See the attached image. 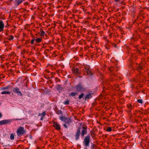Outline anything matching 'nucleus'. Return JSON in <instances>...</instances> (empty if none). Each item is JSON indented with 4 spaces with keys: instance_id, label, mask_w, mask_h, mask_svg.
Returning a JSON list of instances; mask_svg holds the SVG:
<instances>
[{
    "instance_id": "nucleus-12",
    "label": "nucleus",
    "mask_w": 149,
    "mask_h": 149,
    "mask_svg": "<svg viewBox=\"0 0 149 149\" xmlns=\"http://www.w3.org/2000/svg\"><path fill=\"white\" fill-rule=\"evenodd\" d=\"M78 69L77 68H74L72 69V71L73 73L75 74H77L78 73Z\"/></svg>"
},
{
    "instance_id": "nucleus-52",
    "label": "nucleus",
    "mask_w": 149,
    "mask_h": 149,
    "mask_svg": "<svg viewBox=\"0 0 149 149\" xmlns=\"http://www.w3.org/2000/svg\"><path fill=\"white\" fill-rule=\"evenodd\" d=\"M67 31L66 30H64V31Z\"/></svg>"
},
{
    "instance_id": "nucleus-45",
    "label": "nucleus",
    "mask_w": 149,
    "mask_h": 149,
    "mask_svg": "<svg viewBox=\"0 0 149 149\" xmlns=\"http://www.w3.org/2000/svg\"><path fill=\"white\" fill-rule=\"evenodd\" d=\"M15 120H22V119H15Z\"/></svg>"
},
{
    "instance_id": "nucleus-3",
    "label": "nucleus",
    "mask_w": 149,
    "mask_h": 149,
    "mask_svg": "<svg viewBox=\"0 0 149 149\" xmlns=\"http://www.w3.org/2000/svg\"><path fill=\"white\" fill-rule=\"evenodd\" d=\"M90 136L88 135L86 136L84 139L83 141V144L85 146L87 147L89 146V144L90 142Z\"/></svg>"
},
{
    "instance_id": "nucleus-35",
    "label": "nucleus",
    "mask_w": 149,
    "mask_h": 149,
    "mask_svg": "<svg viewBox=\"0 0 149 149\" xmlns=\"http://www.w3.org/2000/svg\"><path fill=\"white\" fill-rule=\"evenodd\" d=\"M56 113L58 114H63V113L62 111H61V110H60L59 111H58Z\"/></svg>"
},
{
    "instance_id": "nucleus-15",
    "label": "nucleus",
    "mask_w": 149,
    "mask_h": 149,
    "mask_svg": "<svg viewBox=\"0 0 149 149\" xmlns=\"http://www.w3.org/2000/svg\"><path fill=\"white\" fill-rule=\"evenodd\" d=\"M78 93L77 92H72L70 94L69 96L70 97H74L78 95Z\"/></svg>"
},
{
    "instance_id": "nucleus-48",
    "label": "nucleus",
    "mask_w": 149,
    "mask_h": 149,
    "mask_svg": "<svg viewBox=\"0 0 149 149\" xmlns=\"http://www.w3.org/2000/svg\"><path fill=\"white\" fill-rule=\"evenodd\" d=\"M7 42V41H6V40H4V42L5 43H6V42Z\"/></svg>"
},
{
    "instance_id": "nucleus-38",
    "label": "nucleus",
    "mask_w": 149,
    "mask_h": 149,
    "mask_svg": "<svg viewBox=\"0 0 149 149\" xmlns=\"http://www.w3.org/2000/svg\"><path fill=\"white\" fill-rule=\"evenodd\" d=\"M45 72H46V74H49L50 72L47 70H45Z\"/></svg>"
},
{
    "instance_id": "nucleus-18",
    "label": "nucleus",
    "mask_w": 149,
    "mask_h": 149,
    "mask_svg": "<svg viewBox=\"0 0 149 149\" xmlns=\"http://www.w3.org/2000/svg\"><path fill=\"white\" fill-rule=\"evenodd\" d=\"M9 86H7L5 87H3L1 88V90L5 91H8Z\"/></svg>"
},
{
    "instance_id": "nucleus-19",
    "label": "nucleus",
    "mask_w": 149,
    "mask_h": 149,
    "mask_svg": "<svg viewBox=\"0 0 149 149\" xmlns=\"http://www.w3.org/2000/svg\"><path fill=\"white\" fill-rule=\"evenodd\" d=\"M42 39L41 38H37L35 40L36 42V43H39L41 41Z\"/></svg>"
},
{
    "instance_id": "nucleus-16",
    "label": "nucleus",
    "mask_w": 149,
    "mask_h": 149,
    "mask_svg": "<svg viewBox=\"0 0 149 149\" xmlns=\"http://www.w3.org/2000/svg\"><path fill=\"white\" fill-rule=\"evenodd\" d=\"M86 71L87 73V74H86V75H89L90 76H91L93 74V73L91 71V69L88 70H86Z\"/></svg>"
},
{
    "instance_id": "nucleus-41",
    "label": "nucleus",
    "mask_w": 149,
    "mask_h": 149,
    "mask_svg": "<svg viewBox=\"0 0 149 149\" xmlns=\"http://www.w3.org/2000/svg\"><path fill=\"white\" fill-rule=\"evenodd\" d=\"M24 4L25 5H27L28 4V2H26L24 3Z\"/></svg>"
},
{
    "instance_id": "nucleus-26",
    "label": "nucleus",
    "mask_w": 149,
    "mask_h": 149,
    "mask_svg": "<svg viewBox=\"0 0 149 149\" xmlns=\"http://www.w3.org/2000/svg\"><path fill=\"white\" fill-rule=\"evenodd\" d=\"M84 68L86 70V71L88 70H90L91 68H90V67L88 65H86L84 66Z\"/></svg>"
},
{
    "instance_id": "nucleus-28",
    "label": "nucleus",
    "mask_w": 149,
    "mask_h": 149,
    "mask_svg": "<svg viewBox=\"0 0 149 149\" xmlns=\"http://www.w3.org/2000/svg\"><path fill=\"white\" fill-rule=\"evenodd\" d=\"M55 74V73L54 72H52L50 73V77L51 78H52L54 75Z\"/></svg>"
},
{
    "instance_id": "nucleus-29",
    "label": "nucleus",
    "mask_w": 149,
    "mask_h": 149,
    "mask_svg": "<svg viewBox=\"0 0 149 149\" xmlns=\"http://www.w3.org/2000/svg\"><path fill=\"white\" fill-rule=\"evenodd\" d=\"M24 0H18L17 2V5H19Z\"/></svg>"
},
{
    "instance_id": "nucleus-49",
    "label": "nucleus",
    "mask_w": 149,
    "mask_h": 149,
    "mask_svg": "<svg viewBox=\"0 0 149 149\" xmlns=\"http://www.w3.org/2000/svg\"><path fill=\"white\" fill-rule=\"evenodd\" d=\"M110 81H113V79L111 78L110 79Z\"/></svg>"
},
{
    "instance_id": "nucleus-53",
    "label": "nucleus",
    "mask_w": 149,
    "mask_h": 149,
    "mask_svg": "<svg viewBox=\"0 0 149 149\" xmlns=\"http://www.w3.org/2000/svg\"><path fill=\"white\" fill-rule=\"evenodd\" d=\"M11 84H13V83H11Z\"/></svg>"
},
{
    "instance_id": "nucleus-50",
    "label": "nucleus",
    "mask_w": 149,
    "mask_h": 149,
    "mask_svg": "<svg viewBox=\"0 0 149 149\" xmlns=\"http://www.w3.org/2000/svg\"><path fill=\"white\" fill-rule=\"evenodd\" d=\"M107 38L106 37H104V38L105 40H106Z\"/></svg>"
},
{
    "instance_id": "nucleus-23",
    "label": "nucleus",
    "mask_w": 149,
    "mask_h": 149,
    "mask_svg": "<svg viewBox=\"0 0 149 149\" xmlns=\"http://www.w3.org/2000/svg\"><path fill=\"white\" fill-rule=\"evenodd\" d=\"M84 93H81L79 95V96L78 97V98H79V100H80L84 96Z\"/></svg>"
},
{
    "instance_id": "nucleus-14",
    "label": "nucleus",
    "mask_w": 149,
    "mask_h": 149,
    "mask_svg": "<svg viewBox=\"0 0 149 149\" xmlns=\"http://www.w3.org/2000/svg\"><path fill=\"white\" fill-rule=\"evenodd\" d=\"M109 70L111 72H113L114 71H117L118 68L116 67H111L109 68Z\"/></svg>"
},
{
    "instance_id": "nucleus-27",
    "label": "nucleus",
    "mask_w": 149,
    "mask_h": 149,
    "mask_svg": "<svg viewBox=\"0 0 149 149\" xmlns=\"http://www.w3.org/2000/svg\"><path fill=\"white\" fill-rule=\"evenodd\" d=\"M10 138L11 140H13L14 139V135L13 133H12L11 134L10 136Z\"/></svg>"
},
{
    "instance_id": "nucleus-13",
    "label": "nucleus",
    "mask_w": 149,
    "mask_h": 149,
    "mask_svg": "<svg viewBox=\"0 0 149 149\" xmlns=\"http://www.w3.org/2000/svg\"><path fill=\"white\" fill-rule=\"evenodd\" d=\"M134 107V106H132L130 104H128L127 105V107L129 110L130 112H131V111L133 109Z\"/></svg>"
},
{
    "instance_id": "nucleus-21",
    "label": "nucleus",
    "mask_w": 149,
    "mask_h": 149,
    "mask_svg": "<svg viewBox=\"0 0 149 149\" xmlns=\"http://www.w3.org/2000/svg\"><path fill=\"white\" fill-rule=\"evenodd\" d=\"M4 24L3 22L0 20V28H4Z\"/></svg>"
},
{
    "instance_id": "nucleus-34",
    "label": "nucleus",
    "mask_w": 149,
    "mask_h": 149,
    "mask_svg": "<svg viewBox=\"0 0 149 149\" xmlns=\"http://www.w3.org/2000/svg\"><path fill=\"white\" fill-rule=\"evenodd\" d=\"M55 81L56 82H60V80L59 79H58V78L56 77V78L55 79Z\"/></svg>"
},
{
    "instance_id": "nucleus-17",
    "label": "nucleus",
    "mask_w": 149,
    "mask_h": 149,
    "mask_svg": "<svg viewBox=\"0 0 149 149\" xmlns=\"http://www.w3.org/2000/svg\"><path fill=\"white\" fill-rule=\"evenodd\" d=\"M92 97L91 94L89 93L87 95L84 97V99L85 100L91 98Z\"/></svg>"
},
{
    "instance_id": "nucleus-1",
    "label": "nucleus",
    "mask_w": 149,
    "mask_h": 149,
    "mask_svg": "<svg viewBox=\"0 0 149 149\" xmlns=\"http://www.w3.org/2000/svg\"><path fill=\"white\" fill-rule=\"evenodd\" d=\"M26 131L24 130L23 127H19L17 129V136H21L22 135L25 134Z\"/></svg>"
},
{
    "instance_id": "nucleus-22",
    "label": "nucleus",
    "mask_w": 149,
    "mask_h": 149,
    "mask_svg": "<svg viewBox=\"0 0 149 149\" xmlns=\"http://www.w3.org/2000/svg\"><path fill=\"white\" fill-rule=\"evenodd\" d=\"M39 33L41 36H44L45 35V31H43L42 29H41Z\"/></svg>"
},
{
    "instance_id": "nucleus-46",
    "label": "nucleus",
    "mask_w": 149,
    "mask_h": 149,
    "mask_svg": "<svg viewBox=\"0 0 149 149\" xmlns=\"http://www.w3.org/2000/svg\"><path fill=\"white\" fill-rule=\"evenodd\" d=\"M3 31V29H0V32Z\"/></svg>"
},
{
    "instance_id": "nucleus-6",
    "label": "nucleus",
    "mask_w": 149,
    "mask_h": 149,
    "mask_svg": "<svg viewBox=\"0 0 149 149\" xmlns=\"http://www.w3.org/2000/svg\"><path fill=\"white\" fill-rule=\"evenodd\" d=\"M81 127H79L77 129L76 133L75 135L76 139L77 140L79 138L80 135H81Z\"/></svg>"
},
{
    "instance_id": "nucleus-37",
    "label": "nucleus",
    "mask_w": 149,
    "mask_h": 149,
    "mask_svg": "<svg viewBox=\"0 0 149 149\" xmlns=\"http://www.w3.org/2000/svg\"><path fill=\"white\" fill-rule=\"evenodd\" d=\"M91 135L92 136H95V134L94 132H93L91 131Z\"/></svg>"
},
{
    "instance_id": "nucleus-20",
    "label": "nucleus",
    "mask_w": 149,
    "mask_h": 149,
    "mask_svg": "<svg viewBox=\"0 0 149 149\" xmlns=\"http://www.w3.org/2000/svg\"><path fill=\"white\" fill-rule=\"evenodd\" d=\"M2 94H9V91H3L1 92Z\"/></svg>"
},
{
    "instance_id": "nucleus-5",
    "label": "nucleus",
    "mask_w": 149,
    "mask_h": 149,
    "mask_svg": "<svg viewBox=\"0 0 149 149\" xmlns=\"http://www.w3.org/2000/svg\"><path fill=\"white\" fill-rule=\"evenodd\" d=\"M81 136L83 137L87 133V127L86 126H83L81 127Z\"/></svg>"
},
{
    "instance_id": "nucleus-36",
    "label": "nucleus",
    "mask_w": 149,
    "mask_h": 149,
    "mask_svg": "<svg viewBox=\"0 0 149 149\" xmlns=\"http://www.w3.org/2000/svg\"><path fill=\"white\" fill-rule=\"evenodd\" d=\"M35 40V39H33L31 42V45H33L34 44V41Z\"/></svg>"
},
{
    "instance_id": "nucleus-43",
    "label": "nucleus",
    "mask_w": 149,
    "mask_h": 149,
    "mask_svg": "<svg viewBox=\"0 0 149 149\" xmlns=\"http://www.w3.org/2000/svg\"><path fill=\"white\" fill-rule=\"evenodd\" d=\"M109 36L110 38H111V36H112V33H110L109 35Z\"/></svg>"
},
{
    "instance_id": "nucleus-2",
    "label": "nucleus",
    "mask_w": 149,
    "mask_h": 149,
    "mask_svg": "<svg viewBox=\"0 0 149 149\" xmlns=\"http://www.w3.org/2000/svg\"><path fill=\"white\" fill-rule=\"evenodd\" d=\"M72 121L70 118H67L64 121L65 123L63 124V126L66 128H68V127L70 125V123L72 122Z\"/></svg>"
},
{
    "instance_id": "nucleus-9",
    "label": "nucleus",
    "mask_w": 149,
    "mask_h": 149,
    "mask_svg": "<svg viewBox=\"0 0 149 149\" xmlns=\"http://www.w3.org/2000/svg\"><path fill=\"white\" fill-rule=\"evenodd\" d=\"M13 91L14 92L17 94L18 95H19L21 96H22V94L21 92L19 91V88H15Z\"/></svg>"
},
{
    "instance_id": "nucleus-31",
    "label": "nucleus",
    "mask_w": 149,
    "mask_h": 149,
    "mask_svg": "<svg viewBox=\"0 0 149 149\" xmlns=\"http://www.w3.org/2000/svg\"><path fill=\"white\" fill-rule=\"evenodd\" d=\"M96 146L93 144H91V149H94V148H95Z\"/></svg>"
},
{
    "instance_id": "nucleus-40",
    "label": "nucleus",
    "mask_w": 149,
    "mask_h": 149,
    "mask_svg": "<svg viewBox=\"0 0 149 149\" xmlns=\"http://www.w3.org/2000/svg\"><path fill=\"white\" fill-rule=\"evenodd\" d=\"M13 37L12 35L10 36V40H13Z\"/></svg>"
},
{
    "instance_id": "nucleus-24",
    "label": "nucleus",
    "mask_w": 149,
    "mask_h": 149,
    "mask_svg": "<svg viewBox=\"0 0 149 149\" xmlns=\"http://www.w3.org/2000/svg\"><path fill=\"white\" fill-rule=\"evenodd\" d=\"M15 55V54L13 52H12L11 54H10V57L11 58V59L13 58L14 57Z\"/></svg>"
},
{
    "instance_id": "nucleus-8",
    "label": "nucleus",
    "mask_w": 149,
    "mask_h": 149,
    "mask_svg": "<svg viewBox=\"0 0 149 149\" xmlns=\"http://www.w3.org/2000/svg\"><path fill=\"white\" fill-rule=\"evenodd\" d=\"M46 114V112L45 111L41 113H39L38 114L39 116L41 117L40 120H42L43 119V117L45 116Z\"/></svg>"
},
{
    "instance_id": "nucleus-32",
    "label": "nucleus",
    "mask_w": 149,
    "mask_h": 149,
    "mask_svg": "<svg viewBox=\"0 0 149 149\" xmlns=\"http://www.w3.org/2000/svg\"><path fill=\"white\" fill-rule=\"evenodd\" d=\"M64 104L65 105H68L69 104V100H67L66 101H65L64 102Z\"/></svg>"
},
{
    "instance_id": "nucleus-7",
    "label": "nucleus",
    "mask_w": 149,
    "mask_h": 149,
    "mask_svg": "<svg viewBox=\"0 0 149 149\" xmlns=\"http://www.w3.org/2000/svg\"><path fill=\"white\" fill-rule=\"evenodd\" d=\"M53 126L55 129L57 130H61V128L59 125L58 124L57 122H54V123Z\"/></svg>"
},
{
    "instance_id": "nucleus-11",
    "label": "nucleus",
    "mask_w": 149,
    "mask_h": 149,
    "mask_svg": "<svg viewBox=\"0 0 149 149\" xmlns=\"http://www.w3.org/2000/svg\"><path fill=\"white\" fill-rule=\"evenodd\" d=\"M144 68V65L143 64H139L137 67L138 70H141Z\"/></svg>"
},
{
    "instance_id": "nucleus-10",
    "label": "nucleus",
    "mask_w": 149,
    "mask_h": 149,
    "mask_svg": "<svg viewBox=\"0 0 149 149\" xmlns=\"http://www.w3.org/2000/svg\"><path fill=\"white\" fill-rule=\"evenodd\" d=\"M9 122V120H2L0 121V125L3 124L8 123Z\"/></svg>"
},
{
    "instance_id": "nucleus-51",
    "label": "nucleus",
    "mask_w": 149,
    "mask_h": 149,
    "mask_svg": "<svg viewBox=\"0 0 149 149\" xmlns=\"http://www.w3.org/2000/svg\"><path fill=\"white\" fill-rule=\"evenodd\" d=\"M10 72H11L12 71V70L11 69H10Z\"/></svg>"
},
{
    "instance_id": "nucleus-33",
    "label": "nucleus",
    "mask_w": 149,
    "mask_h": 149,
    "mask_svg": "<svg viewBox=\"0 0 149 149\" xmlns=\"http://www.w3.org/2000/svg\"><path fill=\"white\" fill-rule=\"evenodd\" d=\"M111 128L109 127L107 128V129L106 131L107 132H110L111 131Z\"/></svg>"
},
{
    "instance_id": "nucleus-30",
    "label": "nucleus",
    "mask_w": 149,
    "mask_h": 149,
    "mask_svg": "<svg viewBox=\"0 0 149 149\" xmlns=\"http://www.w3.org/2000/svg\"><path fill=\"white\" fill-rule=\"evenodd\" d=\"M137 102L140 104H142L143 103V101L142 100L139 99L137 100Z\"/></svg>"
},
{
    "instance_id": "nucleus-39",
    "label": "nucleus",
    "mask_w": 149,
    "mask_h": 149,
    "mask_svg": "<svg viewBox=\"0 0 149 149\" xmlns=\"http://www.w3.org/2000/svg\"><path fill=\"white\" fill-rule=\"evenodd\" d=\"M60 87H61V86L60 85H59V84H58L56 86V88L57 89H60Z\"/></svg>"
},
{
    "instance_id": "nucleus-42",
    "label": "nucleus",
    "mask_w": 149,
    "mask_h": 149,
    "mask_svg": "<svg viewBox=\"0 0 149 149\" xmlns=\"http://www.w3.org/2000/svg\"><path fill=\"white\" fill-rule=\"evenodd\" d=\"M112 45L114 46V47H116V44L114 43H113Z\"/></svg>"
},
{
    "instance_id": "nucleus-4",
    "label": "nucleus",
    "mask_w": 149,
    "mask_h": 149,
    "mask_svg": "<svg viewBox=\"0 0 149 149\" xmlns=\"http://www.w3.org/2000/svg\"><path fill=\"white\" fill-rule=\"evenodd\" d=\"M74 88L76 91L77 92H81L85 90V89L81 84H79L75 86Z\"/></svg>"
},
{
    "instance_id": "nucleus-44",
    "label": "nucleus",
    "mask_w": 149,
    "mask_h": 149,
    "mask_svg": "<svg viewBox=\"0 0 149 149\" xmlns=\"http://www.w3.org/2000/svg\"><path fill=\"white\" fill-rule=\"evenodd\" d=\"M2 116V115L1 113H0V118H1Z\"/></svg>"
},
{
    "instance_id": "nucleus-54",
    "label": "nucleus",
    "mask_w": 149,
    "mask_h": 149,
    "mask_svg": "<svg viewBox=\"0 0 149 149\" xmlns=\"http://www.w3.org/2000/svg\"><path fill=\"white\" fill-rule=\"evenodd\" d=\"M107 42H109L108 40H107Z\"/></svg>"
},
{
    "instance_id": "nucleus-47",
    "label": "nucleus",
    "mask_w": 149,
    "mask_h": 149,
    "mask_svg": "<svg viewBox=\"0 0 149 149\" xmlns=\"http://www.w3.org/2000/svg\"><path fill=\"white\" fill-rule=\"evenodd\" d=\"M114 0L116 2H118V1H119L120 0Z\"/></svg>"
},
{
    "instance_id": "nucleus-25",
    "label": "nucleus",
    "mask_w": 149,
    "mask_h": 149,
    "mask_svg": "<svg viewBox=\"0 0 149 149\" xmlns=\"http://www.w3.org/2000/svg\"><path fill=\"white\" fill-rule=\"evenodd\" d=\"M66 118H67L64 117L63 116H61L60 117V119L61 121H63L64 122V120H65Z\"/></svg>"
}]
</instances>
